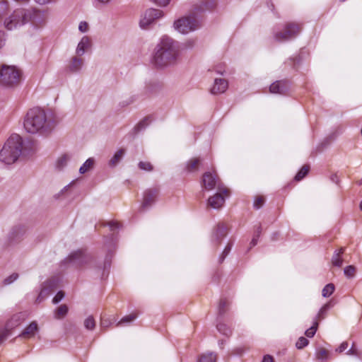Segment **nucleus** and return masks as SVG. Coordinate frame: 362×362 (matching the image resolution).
I'll list each match as a JSON object with an SVG mask.
<instances>
[{
    "label": "nucleus",
    "instance_id": "obj_24",
    "mask_svg": "<svg viewBox=\"0 0 362 362\" xmlns=\"http://www.w3.org/2000/svg\"><path fill=\"white\" fill-rule=\"evenodd\" d=\"M125 149L124 148H120L112 156V158L110 160L109 165L110 166H115L117 165L119 161L122 160V157L125 154Z\"/></svg>",
    "mask_w": 362,
    "mask_h": 362
},
{
    "label": "nucleus",
    "instance_id": "obj_36",
    "mask_svg": "<svg viewBox=\"0 0 362 362\" xmlns=\"http://www.w3.org/2000/svg\"><path fill=\"white\" fill-rule=\"evenodd\" d=\"M331 308V305L330 303H327L325 305H324L321 309L320 310L318 314H317V317L319 319V320H322V319H324L325 318V316L327 313V312L328 311V310Z\"/></svg>",
    "mask_w": 362,
    "mask_h": 362
},
{
    "label": "nucleus",
    "instance_id": "obj_51",
    "mask_svg": "<svg viewBox=\"0 0 362 362\" xmlns=\"http://www.w3.org/2000/svg\"><path fill=\"white\" fill-rule=\"evenodd\" d=\"M9 334V330H7L6 329L3 331L1 333H0V344L6 340L7 337Z\"/></svg>",
    "mask_w": 362,
    "mask_h": 362
},
{
    "label": "nucleus",
    "instance_id": "obj_9",
    "mask_svg": "<svg viewBox=\"0 0 362 362\" xmlns=\"http://www.w3.org/2000/svg\"><path fill=\"white\" fill-rule=\"evenodd\" d=\"M91 257L83 250L72 252L64 260L65 262L71 264L76 267H81L87 264L90 261Z\"/></svg>",
    "mask_w": 362,
    "mask_h": 362
},
{
    "label": "nucleus",
    "instance_id": "obj_26",
    "mask_svg": "<svg viewBox=\"0 0 362 362\" xmlns=\"http://www.w3.org/2000/svg\"><path fill=\"white\" fill-rule=\"evenodd\" d=\"M217 356L214 352H209L206 354H202L199 358L198 362H216Z\"/></svg>",
    "mask_w": 362,
    "mask_h": 362
},
{
    "label": "nucleus",
    "instance_id": "obj_43",
    "mask_svg": "<svg viewBox=\"0 0 362 362\" xmlns=\"http://www.w3.org/2000/svg\"><path fill=\"white\" fill-rule=\"evenodd\" d=\"M346 354H349V355H356V356H358L359 357H361V356H362V351H359L356 347L354 343L352 344V346L351 347V349L348 350Z\"/></svg>",
    "mask_w": 362,
    "mask_h": 362
},
{
    "label": "nucleus",
    "instance_id": "obj_47",
    "mask_svg": "<svg viewBox=\"0 0 362 362\" xmlns=\"http://www.w3.org/2000/svg\"><path fill=\"white\" fill-rule=\"evenodd\" d=\"M148 117H146L144 118V119H142L141 122H139V124L136 125V129L138 130V131H140L143 129H145L146 127L148 126Z\"/></svg>",
    "mask_w": 362,
    "mask_h": 362
},
{
    "label": "nucleus",
    "instance_id": "obj_30",
    "mask_svg": "<svg viewBox=\"0 0 362 362\" xmlns=\"http://www.w3.org/2000/svg\"><path fill=\"white\" fill-rule=\"evenodd\" d=\"M316 357L318 360L329 359V351L324 348H319L316 351Z\"/></svg>",
    "mask_w": 362,
    "mask_h": 362
},
{
    "label": "nucleus",
    "instance_id": "obj_7",
    "mask_svg": "<svg viewBox=\"0 0 362 362\" xmlns=\"http://www.w3.org/2000/svg\"><path fill=\"white\" fill-rule=\"evenodd\" d=\"M301 27L295 23H287L284 30L276 32L274 38L279 42H286L296 37L300 32Z\"/></svg>",
    "mask_w": 362,
    "mask_h": 362
},
{
    "label": "nucleus",
    "instance_id": "obj_11",
    "mask_svg": "<svg viewBox=\"0 0 362 362\" xmlns=\"http://www.w3.org/2000/svg\"><path fill=\"white\" fill-rule=\"evenodd\" d=\"M57 286V281L54 279H49L43 283L41 291L37 298V301L41 302L48 296Z\"/></svg>",
    "mask_w": 362,
    "mask_h": 362
},
{
    "label": "nucleus",
    "instance_id": "obj_8",
    "mask_svg": "<svg viewBox=\"0 0 362 362\" xmlns=\"http://www.w3.org/2000/svg\"><path fill=\"white\" fill-rule=\"evenodd\" d=\"M301 27L295 23H287L284 30L276 32L274 38L279 42H286L296 37L300 32Z\"/></svg>",
    "mask_w": 362,
    "mask_h": 362
},
{
    "label": "nucleus",
    "instance_id": "obj_3",
    "mask_svg": "<svg viewBox=\"0 0 362 362\" xmlns=\"http://www.w3.org/2000/svg\"><path fill=\"white\" fill-rule=\"evenodd\" d=\"M23 127L28 133L45 134L52 129L54 124L52 120L48 118L44 110L35 107L29 110L27 112Z\"/></svg>",
    "mask_w": 362,
    "mask_h": 362
},
{
    "label": "nucleus",
    "instance_id": "obj_14",
    "mask_svg": "<svg viewBox=\"0 0 362 362\" xmlns=\"http://www.w3.org/2000/svg\"><path fill=\"white\" fill-rule=\"evenodd\" d=\"M289 88V84L287 81H276L271 84L269 91L272 93L285 95L288 92Z\"/></svg>",
    "mask_w": 362,
    "mask_h": 362
},
{
    "label": "nucleus",
    "instance_id": "obj_27",
    "mask_svg": "<svg viewBox=\"0 0 362 362\" xmlns=\"http://www.w3.org/2000/svg\"><path fill=\"white\" fill-rule=\"evenodd\" d=\"M95 160L93 158H90L87 159L85 163L81 166L79 168V173L81 174H84L90 170L94 165Z\"/></svg>",
    "mask_w": 362,
    "mask_h": 362
},
{
    "label": "nucleus",
    "instance_id": "obj_28",
    "mask_svg": "<svg viewBox=\"0 0 362 362\" xmlns=\"http://www.w3.org/2000/svg\"><path fill=\"white\" fill-rule=\"evenodd\" d=\"M201 160L199 158H192L189 160L186 165V170L188 172L196 170L199 165Z\"/></svg>",
    "mask_w": 362,
    "mask_h": 362
},
{
    "label": "nucleus",
    "instance_id": "obj_63",
    "mask_svg": "<svg viewBox=\"0 0 362 362\" xmlns=\"http://www.w3.org/2000/svg\"><path fill=\"white\" fill-rule=\"evenodd\" d=\"M360 208H361V209L362 210V200H361V204H360Z\"/></svg>",
    "mask_w": 362,
    "mask_h": 362
},
{
    "label": "nucleus",
    "instance_id": "obj_58",
    "mask_svg": "<svg viewBox=\"0 0 362 362\" xmlns=\"http://www.w3.org/2000/svg\"><path fill=\"white\" fill-rule=\"evenodd\" d=\"M258 238H257L256 236L253 237L252 240H251V242L250 243V247H254L257 244Z\"/></svg>",
    "mask_w": 362,
    "mask_h": 362
},
{
    "label": "nucleus",
    "instance_id": "obj_33",
    "mask_svg": "<svg viewBox=\"0 0 362 362\" xmlns=\"http://www.w3.org/2000/svg\"><path fill=\"white\" fill-rule=\"evenodd\" d=\"M217 329L220 333L227 337L230 336L232 334L231 329L229 327H228L225 324L219 323L217 325Z\"/></svg>",
    "mask_w": 362,
    "mask_h": 362
},
{
    "label": "nucleus",
    "instance_id": "obj_15",
    "mask_svg": "<svg viewBox=\"0 0 362 362\" xmlns=\"http://www.w3.org/2000/svg\"><path fill=\"white\" fill-rule=\"evenodd\" d=\"M228 228L223 223H218L214 229L212 241L219 245L224 237L226 236Z\"/></svg>",
    "mask_w": 362,
    "mask_h": 362
},
{
    "label": "nucleus",
    "instance_id": "obj_12",
    "mask_svg": "<svg viewBox=\"0 0 362 362\" xmlns=\"http://www.w3.org/2000/svg\"><path fill=\"white\" fill-rule=\"evenodd\" d=\"M202 183L206 190H211L216 186L219 191L222 189L218 177L210 172H206L204 174Z\"/></svg>",
    "mask_w": 362,
    "mask_h": 362
},
{
    "label": "nucleus",
    "instance_id": "obj_17",
    "mask_svg": "<svg viewBox=\"0 0 362 362\" xmlns=\"http://www.w3.org/2000/svg\"><path fill=\"white\" fill-rule=\"evenodd\" d=\"M228 81L224 78H216L214 84L211 89V93L214 95L224 93L228 88Z\"/></svg>",
    "mask_w": 362,
    "mask_h": 362
},
{
    "label": "nucleus",
    "instance_id": "obj_16",
    "mask_svg": "<svg viewBox=\"0 0 362 362\" xmlns=\"http://www.w3.org/2000/svg\"><path fill=\"white\" fill-rule=\"evenodd\" d=\"M158 194V190L156 188L146 190L144 194V200L141 208L146 209L151 206L154 203Z\"/></svg>",
    "mask_w": 362,
    "mask_h": 362
},
{
    "label": "nucleus",
    "instance_id": "obj_20",
    "mask_svg": "<svg viewBox=\"0 0 362 362\" xmlns=\"http://www.w3.org/2000/svg\"><path fill=\"white\" fill-rule=\"evenodd\" d=\"M91 46L90 39L88 36H83L78 42L76 52L78 56L84 54L86 51Z\"/></svg>",
    "mask_w": 362,
    "mask_h": 362
},
{
    "label": "nucleus",
    "instance_id": "obj_21",
    "mask_svg": "<svg viewBox=\"0 0 362 362\" xmlns=\"http://www.w3.org/2000/svg\"><path fill=\"white\" fill-rule=\"evenodd\" d=\"M83 64V59L81 58H78L76 57H72L70 64L68 66V69L69 71L72 73L78 72L81 70L82 66Z\"/></svg>",
    "mask_w": 362,
    "mask_h": 362
},
{
    "label": "nucleus",
    "instance_id": "obj_48",
    "mask_svg": "<svg viewBox=\"0 0 362 362\" xmlns=\"http://www.w3.org/2000/svg\"><path fill=\"white\" fill-rule=\"evenodd\" d=\"M64 297V293L62 291L57 292L56 296L52 299V303L54 304L58 303L59 301H61Z\"/></svg>",
    "mask_w": 362,
    "mask_h": 362
},
{
    "label": "nucleus",
    "instance_id": "obj_55",
    "mask_svg": "<svg viewBox=\"0 0 362 362\" xmlns=\"http://www.w3.org/2000/svg\"><path fill=\"white\" fill-rule=\"evenodd\" d=\"M243 352V348H236L233 351V354L234 355H241Z\"/></svg>",
    "mask_w": 362,
    "mask_h": 362
},
{
    "label": "nucleus",
    "instance_id": "obj_34",
    "mask_svg": "<svg viewBox=\"0 0 362 362\" xmlns=\"http://www.w3.org/2000/svg\"><path fill=\"white\" fill-rule=\"evenodd\" d=\"M84 326L87 329H93L95 327V321L93 316H88L84 321Z\"/></svg>",
    "mask_w": 362,
    "mask_h": 362
},
{
    "label": "nucleus",
    "instance_id": "obj_42",
    "mask_svg": "<svg viewBox=\"0 0 362 362\" xmlns=\"http://www.w3.org/2000/svg\"><path fill=\"white\" fill-rule=\"evenodd\" d=\"M309 343V341L303 337H300L296 341V346L297 349H303Z\"/></svg>",
    "mask_w": 362,
    "mask_h": 362
},
{
    "label": "nucleus",
    "instance_id": "obj_44",
    "mask_svg": "<svg viewBox=\"0 0 362 362\" xmlns=\"http://www.w3.org/2000/svg\"><path fill=\"white\" fill-rule=\"evenodd\" d=\"M18 278V274L17 273H13L11 275L6 278L4 281V285H8L13 283Z\"/></svg>",
    "mask_w": 362,
    "mask_h": 362
},
{
    "label": "nucleus",
    "instance_id": "obj_38",
    "mask_svg": "<svg viewBox=\"0 0 362 362\" xmlns=\"http://www.w3.org/2000/svg\"><path fill=\"white\" fill-rule=\"evenodd\" d=\"M228 302L226 299H221L218 305V315H222L226 311V307L228 305Z\"/></svg>",
    "mask_w": 362,
    "mask_h": 362
},
{
    "label": "nucleus",
    "instance_id": "obj_18",
    "mask_svg": "<svg viewBox=\"0 0 362 362\" xmlns=\"http://www.w3.org/2000/svg\"><path fill=\"white\" fill-rule=\"evenodd\" d=\"M25 233V228L23 225L15 226L9 233V238L11 242L18 241Z\"/></svg>",
    "mask_w": 362,
    "mask_h": 362
},
{
    "label": "nucleus",
    "instance_id": "obj_6",
    "mask_svg": "<svg viewBox=\"0 0 362 362\" xmlns=\"http://www.w3.org/2000/svg\"><path fill=\"white\" fill-rule=\"evenodd\" d=\"M22 71L16 66L3 64L0 69V84L16 87L21 81Z\"/></svg>",
    "mask_w": 362,
    "mask_h": 362
},
{
    "label": "nucleus",
    "instance_id": "obj_40",
    "mask_svg": "<svg viewBox=\"0 0 362 362\" xmlns=\"http://www.w3.org/2000/svg\"><path fill=\"white\" fill-rule=\"evenodd\" d=\"M139 169L146 171H152L153 167L149 162L140 161L138 164Z\"/></svg>",
    "mask_w": 362,
    "mask_h": 362
},
{
    "label": "nucleus",
    "instance_id": "obj_64",
    "mask_svg": "<svg viewBox=\"0 0 362 362\" xmlns=\"http://www.w3.org/2000/svg\"><path fill=\"white\" fill-rule=\"evenodd\" d=\"M358 185H362V180L361 181L358 182Z\"/></svg>",
    "mask_w": 362,
    "mask_h": 362
},
{
    "label": "nucleus",
    "instance_id": "obj_19",
    "mask_svg": "<svg viewBox=\"0 0 362 362\" xmlns=\"http://www.w3.org/2000/svg\"><path fill=\"white\" fill-rule=\"evenodd\" d=\"M24 320V315L23 313H17L13 315L11 318L6 322V329L11 330L18 327Z\"/></svg>",
    "mask_w": 362,
    "mask_h": 362
},
{
    "label": "nucleus",
    "instance_id": "obj_39",
    "mask_svg": "<svg viewBox=\"0 0 362 362\" xmlns=\"http://www.w3.org/2000/svg\"><path fill=\"white\" fill-rule=\"evenodd\" d=\"M69 156L66 155H64L62 157H60L57 163V167L61 170L62 169L66 164L69 160Z\"/></svg>",
    "mask_w": 362,
    "mask_h": 362
},
{
    "label": "nucleus",
    "instance_id": "obj_46",
    "mask_svg": "<svg viewBox=\"0 0 362 362\" xmlns=\"http://www.w3.org/2000/svg\"><path fill=\"white\" fill-rule=\"evenodd\" d=\"M264 203V198L263 197H258L254 202V207L257 209L261 208Z\"/></svg>",
    "mask_w": 362,
    "mask_h": 362
},
{
    "label": "nucleus",
    "instance_id": "obj_37",
    "mask_svg": "<svg viewBox=\"0 0 362 362\" xmlns=\"http://www.w3.org/2000/svg\"><path fill=\"white\" fill-rule=\"evenodd\" d=\"M344 273L347 277L352 278L355 275L356 267L352 265L347 266L344 268Z\"/></svg>",
    "mask_w": 362,
    "mask_h": 362
},
{
    "label": "nucleus",
    "instance_id": "obj_13",
    "mask_svg": "<svg viewBox=\"0 0 362 362\" xmlns=\"http://www.w3.org/2000/svg\"><path fill=\"white\" fill-rule=\"evenodd\" d=\"M228 190L226 188L221 189L220 192L216 193L208 199L207 206L215 209L221 208L225 202V197L223 194H227Z\"/></svg>",
    "mask_w": 362,
    "mask_h": 362
},
{
    "label": "nucleus",
    "instance_id": "obj_54",
    "mask_svg": "<svg viewBox=\"0 0 362 362\" xmlns=\"http://www.w3.org/2000/svg\"><path fill=\"white\" fill-rule=\"evenodd\" d=\"M262 362H274L273 356L269 354L264 355Z\"/></svg>",
    "mask_w": 362,
    "mask_h": 362
},
{
    "label": "nucleus",
    "instance_id": "obj_31",
    "mask_svg": "<svg viewBox=\"0 0 362 362\" xmlns=\"http://www.w3.org/2000/svg\"><path fill=\"white\" fill-rule=\"evenodd\" d=\"M334 291V285L333 284H327L322 291V295L324 297H329L332 294Z\"/></svg>",
    "mask_w": 362,
    "mask_h": 362
},
{
    "label": "nucleus",
    "instance_id": "obj_4",
    "mask_svg": "<svg viewBox=\"0 0 362 362\" xmlns=\"http://www.w3.org/2000/svg\"><path fill=\"white\" fill-rule=\"evenodd\" d=\"M215 6L214 0H206L199 4H196L188 16L182 17L174 23V28L178 32L185 34L193 31L200 26V20L198 15Z\"/></svg>",
    "mask_w": 362,
    "mask_h": 362
},
{
    "label": "nucleus",
    "instance_id": "obj_25",
    "mask_svg": "<svg viewBox=\"0 0 362 362\" xmlns=\"http://www.w3.org/2000/svg\"><path fill=\"white\" fill-rule=\"evenodd\" d=\"M69 310L68 306L65 304L61 305L54 310V317L62 319L66 316Z\"/></svg>",
    "mask_w": 362,
    "mask_h": 362
},
{
    "label": "nucleus",
    "instance_id": "obj_23",
    "mask_svg": "<svg viewBox=\"0 0 362 362\" xmlns=\"http://www.w3.org/2000/svg\"><path fill=\"white\" fill-rule=\"evenodd\" d=\"M344 248L341 247L339 251L336 250L332 257V263L334 266L340 267L342 265L343 259L341 255L344 253Z\"/></svg>",
    "mask_w": 362,
    "mask_h": 362
},
{
    "label": "nucleus",
    "instance_id": "obj_59",
    "mask_svg": "<svg viewBox=\"0 0 362 362\" xmlns=\"http://www.w3.org/2000/svg\"><path fill=\"white\" fill-rule=\"evenodd\" d=\"M262 233V226H259L257 229H256V231H255V236L259 238L260 234Z\"/></svg>",
    "mask_w": 362,
    "mask_h": 362
},
{
    "label": "nucleus",
    "instance_id": "obj_2",
    "mask_svg": "<svg viewBox=\"0 0 362 362\" xmlns=\"http://www.w3.org/2000/svg\"><path fill=\"white\" fill-rule=\"evenodd\" d=\"M179 43L173 39L163 36L156 45L152 62L157 68L175 65L180 57Z\"/></svg>",
    "mask_w": 362,
    "mask_h": 362
},
{
    "label": "nucleus",
    "instance_id": "obj_62",
    "mask_svg": "<svg viewBox=\"0 0 362 362\" xmlns=\"http://www.w3.org/2000/svg\"><path fill=\"white\" fill-rule=\"evenodd\" d=\"M70 185L65 186L64 188L62 189V192L64 190H66L69 187Z\"/></svg>",
    "mask_w": 362,
    "mask_h": 362
},
{
    "label": "nucleus",
    "instance_id": "obj_53",
    "mask_svg": "<svg viewBox=\"0 0 362 362\" xmlns=\"http://www.w3.org/2000/svg\"><path fill=\"white\" fill-rule=\"evenodd\" d=\"M110 267V259L107 257L104 262L103 276L105 275V271L107 270Z\"/></svg>",
    "mask_w": 362,
    "mask_h": 362
},
{
    "label": "nucleus",
    "instance_id": "obj_61",
    "mask_svg": "<svg viewBox=\"0 0 362 362\" xmlns=\"http://www.w3.org/2000/svg\"><path fill=\"white\" fill-rule=\"evenodd\" d=\"M15 1H17V2H20V3H23V2H27L28 0H14Z\"/></svg>",
    "mask_w": 362,
    "mask_h": 362
},
{
    "label": "nucleus",
    "instance_id": "obj_45",
    "mask_svg": "<svg viewBox=\"0 0 362 362\" xmlns=\"http://www.w3.org/2000/svg\"><path fill=\"white\" fill-rule=\"evenodd\" d=\"M8 9V4L6 1H0V18Z\"/></svg>",
    "mask_w": 362,
    "mask_h": 362
},
{
    "label": "nucleus",
    "instance_id": "obj_60",
    "mask_svg": "<svg viewBox=\"0 0 362 362\" xmlns=\"http://www.w3.org/2000/svg\"><path fill=\"white\" fill-rule=\"evenodd\" d=\"M100 3L106 4L108 3L110 0H98Z\"/></svg>",
    "mask_w": 362,
    "mask_h": 362
},
{
    "label": "nucleus",
    "instance_id": "obj_22",
    "mask_svg": "<svg viewBox=\"0 0 362 362\" xmlns=\"http://www.w3.org/2000/svg\"><path fill=\"white\" fill-rule=\"evenodd\" d=\"M38 327L35 322H32L21 333V336L30 337L37 331Z\"/></svg>",
    "mask_w": 362,
    "mask_h": 362
},
{
    "label": "nucleus",
    "instance_id": "obj_29",
    "mask_svg": "<svg viewBox=\"0 0 362 362\" xmlns=\"http://www.w3.org/2000/svg\"><path fill=\"white\" fill-rule=\"evenodd\" d=\"M136 318V315L135 314H130L129 315L123 317L117 323V326H122L124 325H127L129 323H131Z\"/></svg>",
    "mask_w": 362,
    "mask_h": 362
},
{
    "label": "nucleus",
    "instance_id": "obj_35",
    "mask_svg": "<svg viewBox=\"0 0 362 362\" xmlns=\"http://www.w3.org/2000/svg\"><path fill=\"white\" fill-rule=\"evenodd\" d=\"M232 247H233L232 243H228L227 244V245L226 246L224 250L223 251L221 255L220 256V257L218 259V262L220 263H222L223 262V260L225 259V258L227 257V255L230 253Z\"/></svg>",
    "mask_w": 362,
    "mask_h": 362
},
{
    "label": "nucleus",
    "instance_id": "obj_52",
    "mask_svg": "<svg viewBox=\"0 0 362 362\" xmlns=\"http://www.w3.org/2000/svg\"><path fill=\"white\" fill-rule=\"evenodd\" d=\"M151 1L160 6H165L170 1V0H151Z\"/></svg>",
    "mask_w": 362,
    "mask_h": 362
},
{
    "label": "nucleus",
    "instance_id": "obj_32",
    "mask_svg": "<svg viewBox=\"0 0 362 362\" xmlns=\"http://www.w3.org/2000/svg\"><path fill=\"white\" fill-rule=\"evenodd\" d=\"M308 171H309V166L303 165L302 167V168L298 172V173L295 176V180L297 181H300L308 174Z\"/></svg>",
    "mask_w": 362,
    "mask_h": 362
},
{
    "label": "nucleus",
    "instance_id": "obj_50",
    "mask_svg": "<svg viewBox=\"0 0 362 362\" xmlns=\"http://www.w3.org/2000/svg\"><path fill=\"white\" fill-rule=\"evenodd\" d=\"M349 344L347 341H344L337 349L336 351L341 353L348 348Z\"/></svg>",
    "mask_w": 362,
    "mask_h": 362
},
{
    "label": "nucleus",
    "instance_id": "obj_41",
    "mask_svg": "<svg viewBox=\"0 0 362 362\" xmlns=\"http://www.w3.org/2000/svg\"><path fill=\"white\" fill-rule=\"evenodd\" d=\"M317 326H318V322L317 321H315L313 326L310 327L309 329H308L306 331H305V335L308 337H313L316 331H317Z\"/></svg>",
    "mask_w": 362,
    "mask_h": 362
},
{
    "label": "nucleus",
    "instance_id": "obj_57",
    "mask_svg": "<svg viewBox=\"0 0 362 362\" xmlns=\"http://www.w3.org/2000/svg\"><path fill=\"white\" fill-rule=\"evenodd\" d=\"M108 225L110 227L111 230H113L114 228H117L119 226V224L117 222H110Z\"/></svg>",
    "mask_w": 362,
    "mask_h": 362
},
{
    "label": "nucleus",
    "instance_id": "obj_1",
    "mask_svg": "<svg viewBox=\"0 0 362 362\" xmlns=\"http://www.w3.org/2000/svg\"><path fill=\"white\" fill-rule=\"evenodd\" d=\"M46 21L45 13L36 8H17L4 20V26L7 30L17 29L30 23L34 27H40Z\"/></svg>",
    "mask_w": 362,
    "mask_h": 362
},
{
    "label": "nucleus",
    "instance_id": "obj_5",
    "mask_svg": "<svg viewBox=\"0 0 362 362\" xmlns=\"http://www.w3.org/2000/svg\"><path fill=\"white\" fill-rule=\"evenodd\" d=\"M22 148L21 137L18 134L11 135L0 151V160L6 165L15 163L21 154Z\"/></svg>",
    "mask_w": 362,
    "mask_h": 362
},
{
    "label": "nucleus",
    "instance_id": "obj_56",
    "mask_svg": "<svg viewBox=\"0 0 362 362\" xmlns=\"http://www.w3.org/2000/svg\"><path fill=\"white\" fill-rule=\"evenodd\" d=\"M4 33L3 31H0V48H1L4 45Z\"/></svg>",
    "mask_w": 362,
    "mask_h": 362
},
{
    "label": "nucleus",
    "instance_id": "obj_10",
    "mask_svg": "<svg viewBox=\"0 0 362 362\" xmlns=\"http://www.w3.org/2000/svg\"><path fill=\"white\" fill-rule=\"evenodd\" d=\"M163 16V12L161 10L156 8H148L141 16L139 21V25L142 29H148L155 21Z\"/></svg>",
    "mask_w": 362,
    "mask_h": 362
},
{
    "label": "nucleus",
    "instance_id": "obj_49",
    "mask_svg": "<svg viewBox=\"0 0 362 362\" xmlns=\"http://www.w3.org/2000/svg\"><path fill=\"white\" fill-rule=\"evenodd\" d=\"M88 28H89V25L88 24V23H86V21H81L80 23H79V25H78V30L81 32V33H86L88 30Z\"/></svg>",
    "mask_w": 362,
    "mask_h": 362
}]
</instances>
